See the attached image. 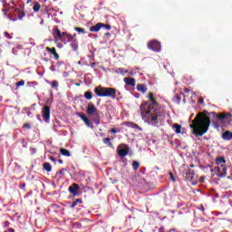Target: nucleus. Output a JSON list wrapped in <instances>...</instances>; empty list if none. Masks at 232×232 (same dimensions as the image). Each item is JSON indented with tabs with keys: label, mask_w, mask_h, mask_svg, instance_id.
I'll use <instances>...</instances> for the list:
<instances>
[{
	"label": "nucleus",
	"mask_w": 232,
	"mask_h": 232,
	"mask_svg": "<svg viewBox=\"0 0 232 232\" xmlns=\"http://www.w3.org/2000/svg\"><path fill=\"white\" fill-rule=\"evenodd\" d=\"M148 48L153 52L160 53L161 51V44L157 40H151L148 43Z\"/></svg>",
	"instance_id": "423d86ee"
},
{
	"label": "nucleus",
	"mask_w": 232,
	"mask_h": 232,
	"mask_svg": "<svg viewBox=\"0 0 232 232\" xmlns=\"http://www.w3.org/2000/svg\"><path fill=\"white\" fill-rule=\"evenodd\" d=\"M208 115H211L213 119L224 121L230 116V114L227 113H220L217 114L216 112H208V111H203L197 114L195 120L192 121L190 125L191 129L193 130V133L197 137H203L204 134L208 132L209 127L211 125V119Z\"/></svg>",
	"instance_id": "f03ea898"
},
{
	"label": "nucleus",
	"mask_w": 232,
	"mask_h": 232,
	"mask_svg": "<svg viewBox=\"0 0 232 232\" xmlns=\"http://www.w3.org/2000/svg\"><path fill=\"white\" fill-rule=\"evenodd\" d=\"M25 187H26V184H25V183H23V184L20 185V188H24Z\"/></svg>",
	"instance_id": "a19ab883"
},
{
	"label": "nucleus",
	"mask_w": 232,
	"mask_h": 232,
	"mask_svg": "<svg viewBox=\"0 0 232 232\" xmlns=\"http://www.w3.org/2000/svg\"><path fill=\"white\" fill-rule=\"evenodd\" d=\"M77 199H75V201L72 202V204L71 205V208H74L75 207H77Z\"/></svg>",
	"instance_id": "72a5a7b5"
},
{
	"label": "nucleus",
	"mask_w": 232,
	"mask_h": 232,
	"mask_svg": "<svg viewBox=\"0 0 232 232\" xmlns=\"http://www.w3.org/2000/svg\"><path fill=\"white\" fill-rule=\"evenodd\" d=\"M7 232H15L14 228H8Z\"/></svg>",
	"instance_id": "37998d69"
},
{
	"label": "nucleus",
	"mask_w": 232,
	"mask_h": 232,
	"mask_svg": "<svg viewBox=\"0 0 232 232\" xmlns=\"http://www.w3.org/2000/svg\"><path fill=\"white\" fill-rule=\"evenodd\" d=\"M27 146L26 145H24V148H26Z\"/></svg>",
	"instance_id": "864d4df0"
},
{
	"label": "nucleus",
	"mask_w": 232,
	"mask_h": 232,
	"mask_svg": "<svg viewBox=\"0 0 232 232\" xmlns=\"http://www.w3.org/2000/svg\"><path fill=\"white\" fill-rule=\"evenodd\" d=\"M214 171L217 173L218 177L224 178L227 175V165L215 167Z\"/></svg>",
	"instance_id": "6e6552de"
},
{
	"label": "nucleus",
	"mask_w": 232,
	"mask_h": 232,
	"mask_svg": "<svg viewBox=\"0 0 232 232\" xmlns=\"http://www.w3.org/2000/svg\"><path fill=\"white\" fill-rule=\"evenodd\" d=\"M94 93L100 97H111V99L115 100L117 96V90L113 88H103L102 86H97L94 88Z\"/></svg>",
	"instance_id": "20e7f679"
},
{
	"label": "nucleus",
	"mask_w": 232,
	"mask_h": 232,
	"mask_svg": "<svg viewBox=\"0 0 232 232\" xmlns=\"http://www.w3.org/2000/svg\"><path fill=\"white\" fill-rule=\"evenodd\" d=\"M117 132H118V130H116L115 128L111 129V133H117Z\"/></svg>",
	"instance_id": "e433bc0d"
},
{
	"label": "nucleus",
	"mask_w": 232,
	"mask_h": 232,
	"mask_svg": "<svg viewBox=\"0 0 232 232\" xmlns=\"http://www.w3.org/2000/svg\"><path fill=\"white\" fill-rule=\"evenodd\" d=\"M102 24H103V26H102V27H105V29L108 30V31L111 30V26L110 24H103V23H102Z\"/></svg>",
	"instance_id": "2f4dec72"
},
{
	"label": "nucleus",
	"mask_w": 232,
	"mask_h": 232,
	"mask_svg": "<svg viewBox=\"0 0 232 232\" xmlns=\"http://www.w3.org/2000/svg\"><path fill=\"white\" fill-rule=\"evenodd\" d=\"M226 163H227V160L223 157H218L216 159V164L218 165L217 167L225 166Z\"/></svg>",
	"instance_id": "dca6fc26"
},
{
	"label": "nucleus",
	"mask_w": 232,
	"mask_h": 232,
	"mask_svg": "<svg viewBox=\"0 0 232 232\" xmlns=\"http://www.w3.org/2000/svg\"><path fill=\"white\" fill-rule=\"evenodd\" d=\"M9 225H10V222H9V221H5V222L3 223L4 227H8Z\"/></svg>",
	"instance_id": "f704fd0d"
},
{
	"label": "nucleus",
	"mask_w": 232,
	"mask_h": 232,
	"mask_svg": "<svg viewBox=\"0 0 232 232\" xmlns=\"http://www.w3.org/2000/svg\"><path fill=\"white\" fill-rule=\"evenodd\" d=\"M76 202H77V205H78V203L82 204V198H76Z\"/></svg>",
	"instance_id": "4c0bfd02"
},
{
	"label": "nucleus",
	"mask_w": 232,
	"mask_h": 232,
	"mask_svg": "<svg viewBox=\"0 0 232 232\" xmlns=\"http://www.w3.org/2000/svg\"><path fill=\"white\" fill-rule=\"evenodd\" d=\"M67 169L65 168H63L62 169L58 170L56 175H62L64 176L66 173Z\"/></svg>",
	"instance_id": "cd10ccee"
},
{
	"label": "nucleus",
	"mask_w": 232,
	"mask_h": 232,
	"mask_svg": "<svg viewBox=\"0 0 232 232\" xmlns=\"http://www.w3.org/2000/svg\"><path fill=\"white\" fill-rule=\"evenodd\" d=\"M173 130H175V132L177 134L181 133V130H182V126L179 125V123H174V125L172 126Z\"/></svg>",
	"instance_id": "412c9836"
},
{
	"label": "nucleus",
	"mask_w": 232,
	"mask_h": 232,
	"mask_svg": "<svg viewBox=\"0 0 232 232\" xmlns=\"http://www.w3.org/2000/svg\"><path fill=\"white\" fill-rule=\"evenodd\" d=\"M53 36H57L56 40H60L63 44H66L67 43H72L73 40V37H77V34H73L72 35L71 34H68L66 32L61 33L60 29L57 26H54L53 28Z\"/></svg>",
	"instance_id": "7ed1b4c3"
},
{
	"label": "nucleus",
	"mask_w": 232,
	"mask_h": 232,
	"mask_svg": "<svg viewBox=\"0 0 232 232\" xmlns=\"http://www.w3.org/2000/svg\"><path fill=\"white\" fill-rule=\"evenodd\" d=\"M140 164L139 161H137V160H133V161H132V169H133L134 170H137V169L140 168Z\"/></svg>",
	"instance_id": "bb28decb"
},
{
	"label": "nucleus",
	"mask_w": 232,
	"mask_h": 232,
	"mask_svg": "<svg viewBox=\"0 0 232 232\" xmlns=\"http://www.w3.org/2000/svg\"><path fill=\"white\" fill-rule=\"evenodd\" d=\"M14 13L18 14L19 20H22L24 17H25V13L23 9L15 8Z\"/></svg>",
	"instance_id": "a211bd4d"
},
{
	"label": "nucleus",
	"mask_w": 232,
	"mask_h": 232,
	"mask_svg": "<svg viewBox=\"0 0 232 232\" xmlns=\"http://www.w3.org/2000/svg\"><path fill=\"white\" fill-rule=\"evenodd\" d=\"M60 152L62 153L63 156H65V157L72 156L71 152L69 150H67V149H61Z\"/></svg>",
	"instance_id": "5701e85b"
},
{
	"label": "nucleus",
	"mask_w": 232,
	"mask_h": 232,
	"mask_svg": "<svg viewBox=\"0 0 232 232\" xmlns=\"http://www.w3.org/2000/svg\"><path fill=\"white\" fill-rule=\"evenodd\" d=\"M103 26V23H97L94 26H92L89 28L90 32L97 33L101 30V28Z\"/></svg>",
	"instance_id": "4468645a"
},
{
	"label": "nucleus",
	"mask_w": 232,
	"mask_h": 232,
	"mask_svg": "<svg viewBox=\"0 0 232 232\" xmlns=\"http://www.w3.org/2000/svg\"><path fill=\"white\" fill-rule=\"evenodd\" d=\"M120 72H122L123 71V69H118Z\"/></svg>",
	"instance_id": "8fccbe9b"
},
{
	"label": "nucleus",
	"mask_w": 232,
	"mask_h": 232,
	"mask_svg": "<svg viewBox=\"0 0 232 232\" xmlns=\"http://www.w3.org/2000/svg\"><path fill=\"white\" fill-rule=\"evenodd\" d=\"M58 162H59L60 164H63V160H58Z\"/></svg>",
	"instance_id": "de8ad7c7"
},
{
	"label": "nucleus",
	"mask_w": 232,
	"mask_h": 232,
	"mask_svg": "<svg viewBox=\"0 0 232 232\" xmlns=\"http://www.w3.org/2000/svg\"><path fill=\"white\" fill-rule=\"evenodd\" d=\"M32 84H37L36 82H32Z\"/></svg>",
	"instance_id": "603ef678"
},
{
	"label": "nucleus",
	"mask_w": 232,
	"mask_h": 232,
	"mask_svg": "<svg viewBox=\"0 0 232 232\" xmlns=\"http://www.w3.org/2000/svg\"><path fill=\"white\" fill-rule=\"evenodd\" d=\"M24 83H25L24 80H20V82L15 83V85L16 87H21V86H24Z\"/></svg>",
	"instance_id": "7c9ffc66"
},
{
	"label": "nucleus",
	"mask_w": 232,
	"mask_h": 232,
	"mask_svg": "<svg viewBox=\"0 0 232 232\" xmlns=\"http://www.w3.org/2000/svg\"><path fill=\"white\" fill-rule=\"evenodd\" d=\"M129 152H130V148L129 146L125 145V143H121V145L118 146V149H117L118 156L124 158L128 156Z\"/></svg>",
	"instance_id": "0eeeda50"
},
{
	"label": "nucleus",
	"mask_w": 232,
	"mask_h": 232,
	"mask_svg": "<svg viewBox=\"0 0 232 232\" xmlns=\"http://www.w3.org/2000/svg\"><path fill=\"white\" fill-rule=\"evenodd\" d=\"M80 189V187L78 184L73 183L72 186H70L68 190L71 194H72L73 196H78V190Z\"/></svg>",
	"instance_id": "9b49d317"
},
{
	"label": "nucleus",
	"mask_w": 232,
	"mask_h": 232,
	"mask_svg": "<svg viewBox=\"0 0 232 232\" xmlns=\"http://www.w3.org/2000/svg\"><path fill=\"white\" fill-rule=\"evenodd\" d=\"M83 96L86 100L91 101L92 100L93 94L92 92L88 91L83 93Z\"/></svg>",
	"instance_id": "4be33fe9"
},
{
	"label": "nucleus",
	"mask_w": 232,
	"mask_h": 232,
	"mask_svg": "<svg viewBox=\"0 0 232 232\" xmlns=\"http://www.w3.org/2000/svg\"><path fill=\"white\" fill-rule=\"evenodd\" d=\"M198 103H199V104H203V103H204V98H200V99L198 100Z\"/></svg>",
	"instance_id": "58836bf2"
},
{
	"label": "nucleus",
	"mask_w": 232,
	"mask_h": 232,
	"mask_svg": "<svg viewBox=\"0 0 232 232\" xmlns=\"http://www.w3.org/2000/svg\"><path fill=\"white\" fill-rule=\"evenodd\" d=\"M170 177H171V179H172L173 181L176 180L175 178L173 177V173H170Z\"/></svg>",
	"instance_id": "c03bdc74"
},
{
	"label": "nucleus",
	"mask_w": 232,
	"mask_h": 232,
	"mask_svg": "<svg viewBox=\"0 0 232 232\" xmlns=\"http://www.w3.org/2000/svg\"><path fill=\"white\" fill-rule=\"evenodd\" d=\"M123 82L127 84V86L135 87L136 86V79L131 77H125Z\"/></svg>",
	"instance_id": "f8f14e48"
},
{
	"label": "nucleus",
	"mask_w": 232,
	"mask_h": 232,
	"mask_svg": "<svg viewBox=\"0 0 232 232\" xmlns=\"http://www.w3.org/2000/svg\"><path fill=\"white\" fill-rule=\"evenodd\" d=\"M17 19H13V21H16Z\"/></svg>",
	"instance_id": "5fc2aeb1"
},
{
	"label": "nucleus",
	"mask_w": 232,
	"mask_h": 232,
	"mask_svg": "<svg viewBox=\"0 0 232 232\" xmlns=\"http://www.w3.org/2000/svg\"><path fill=\"white\" fill-rule=\"evenodd\" d=\"M71 46L73 51L78 50V44H77V38L76 36H73L72 40L71 41Z\"/></svg>",
	"instance_id": "aec40b11"
},
{
	"label": "nucleus",
	"mask_w": 232,
	"mask_h": 232,
	"mask_svg": "<svg viewBox=\"0 0 232 232\" xmlns=\"http://www.w3.org/2000/svg\"><path fill=\"white\" fill-rule=\"evenodd\" d=\"M5 36L8 39H12V36L10 34H8L7 32H5Z\"/></svg>",
	"instance_id": "c9c22d12"
},
{
	"label": "nucleus",
	"mask_w": 232,
	"mask_h": 232,
	"mask_svg": "<svg viewBox=\"0 0 232 232\" xmlns=\"http://www.w3.org/2000/svg\"><path fill=\"white\" fill-rule=\"evenodd\" d=\"M103 143L107 144L109 146V148H111V149L114 148L113 143L111 142V139L110 138L103 139Z\"/></svg>",
	"instance_id": "b1692460"
},
{
	"label": "nucleus",
	"mask_w": 232,
	"mask_h": 232,
	"mask_svg": "<svg viewBox=\"0 0 232 232\" xmlns=\"http://www.w3.org/2000/svg\"><path fill=\"white\" fill-rule=\"evenodd\" d=\"M74 31H76L78 33H82V34L85 33V30L82 27H74Z\"/></svg>",
	"instance_id": "c756f323"
},
{
	"label": "nucleus",
	"mask_w": 232,
	"mask_h": 232,
	"mask_svg": "<svg viewBox=\"0 0 232 232\" xmlns=\"http://www.w3.org/2000/svg\"><path fill=\"white\" fill-rule=\"evenodd\" d=\"M23 127L25 128L26 130H30L31 125H30V123L26 122V123L24 124Z\"/></svg>",
	"instance_id": "473e14b6"
},
{
	"label": "nucleus",
	"mask_w": 232,
	"mask_h": 232,
	"mask_svg": "<svg viewBox=\"0 0 232 232\" xmlns=\"http://www.w3.org/2000/svg\"><path fill=\"white\" fill-rule=\"evenodd\" d=\"M190 168H195V165H194V164H191V165H190Z\"/></svg>",
	"instance_id": "09e8293b"
},
{
	"label": "nucleus",
	"mask_w": 232,
	"mask_h": 232,
	"mask_svg": "<svg viewBox=\"0 0 232 232\" xmlns=\"http://www.w3.org/2000/svg\"><path fill=\"white\" fill-rule=\"evenodd\" d=\"M76 86H80V83H76Z\"/></svg>",
	"instance_id": "3c124183"
},
{
	"label": "nucleus",
	"mask_w": 232,
	"mask_h": 232,
	"mask_svg": "<svg viewBox=\"0 0 232 232\" xmlns=\"http://www.w3.org/2000/svg\"><path fill=\"white\" fill-rule=\"evenodd\" d=\"M200 210H201L202 212L205 211V208L203 207V205L201 206Z\"/></svg>",
	"instance_id": "a18cd8bd"
},
{
	"label": "nucleus",
	"mask_w": 232,
	"mask_h": 232,
	"mask_svg": "<svg viewBox=\"0 0 232 232\" xmlns=\"http://www.w3.org/2000/svg\"><path fill=\"white\" fill-rule=\"evenodd\" d=\"M128 72V71H125V73H127Z\"/></svg>",
	"instance_id": "6e6d98bb"
},
{
	"label": "nucleus",
	"mask_w": 232,
	"mask_h": 232,
	"mask_svg": "<svg viewBox=\"0 0 232 232\" xmlns=\"http://www.w3.org/2000/svg\"><path fill=\"white\" fill-rule=\"evenodd\" d=\"M184 92H185V93H189L190 90L188 89V88H186V89L184 90Z\"/></svg>",
	"instance_id": "79ce46f5"
},
{
	"label": "nucleus",
	"mask_w": 232,
	"mask_h": 232,
	"mask_svg": "<svg viewBox=\"0 0 232 232\" xmlns=\"http://www.w3.org/2000/svg\"><path fill=\"white\" fill-rule=\"evenodd\" d=\"M78 117L81 118L82 121H83V123L87 126V127H91V122H90V120L89 118L82 114V113H80L78 114Z\"/></svg>",
	"instance_id": "2eb2a0df"
},
{
	"label": "nucleus",
	"mask_w": 232,
	"mask_h": 232,
	"mask_svg": "<svg viewBox=\"0 0 232 232\" xmlns=\"http://www.w3.org/2000/svg\"><path fill=\"white\" fill-rule=\"evenodd\" d=\"M43 169L50 173V171L52 170V166L50 163H44Z\"/></svg>",
	"instance_id": "a878e982"
},
{
	"label": "nucleus",
	"mask_w": 232,
	"mask_h": 232,
	"mask_svg": "<svg viewBox=\"0 0 232 232\" xmlns=\"http://www.w3.org/2000/svg\"><path fill=\"white\" fill-rule=\"evenodd\" d=\"M51 86H52V88H58V87H59V82H56V80H53V81L51 82Z\"/></svg>",
	"instance_id": "c85d7f7f"
},
{
	"label": "nucleus",
	"mask_w": 232,
	"mask_h": 232,
	"mask_svg": "<svg viewBox=\"0 0 232 232\" xmlns=\"http://www.w3.org/2000/svg\"><path fill=\"white\" fill-rule=\"evenodd\" d=\"M50 160L52 161V162H56V160H55V158H53V157H50Z\"/></svg>",
	"instance_id": "ea45409f"
},
{
	"label": "nucleus",
	"mask_w": 232,
	"mask_h": 232,
	"mask_svg": "<svg viewBox=\"0 0 232 232\" xmlns=\"http://www.w3.org/2000/svg\"><path fill=\"white\" fill-rule=\"evenodd\" d=\"M31 0H28L27 2L29 3Z\"/></svg>",
	"instance_id": "4d7b16f0"
},
{
	"label": "nucleus",
	"mask_w": 232,
	"mask_h": 232,
	"mask_svg": "<svg viewBox=\"0 0 232 232\" xmlns=\"http://www.w3.org/2000/svg\"><path fill=\"white\" fill-rule=\"evenodd\" d=\"M40 8H41V5L39 4V2H34V3L33 10H34L35 13H38V12L40 11Z\"/></svg>",
	"instance_id": "393cba45"
},
{
	"label": "nucleus",
	"mask_w": 232,
	"mask_h": 232,
	"mask_svg": "<svg viewBox=\"0 0 232 232\" xmlns=\"http://www.w3.org/2000/svg\"><path fill=\"white\" fill-rule=\"evenodd\" d=\"M222 138L225 140H232V132H230V130H225V132L222 134Z\"/></svg>",
	"instance_id": "6ab92c4d"
},
{
	"label": "nucleus",
	"mask_w": 232,
	"mask_h": 232,
	"mask_svg": "<svg viewBox=\"0 0 232 232\" xmlns=\"http://www.w3.org/2000/svg\"><path fill=\"white\" fill-rule=\"evenodd\" d=\"M46 51L49 52L50 54L53 55L55 61H59L60 55L59 53H56L55 47H53V48L46 47Z\"/></svg>",
	"instance_id": "ddd939ff"
},
{
	"label": "nucleus",
	"mask_w": 232,
	"mask_h": 232,
	"mask_svg": "<svg viewBox=\"0 0 232 232\" xmlns=\"http://www.w3.org/2000/svg\"><path fill=\"white\" fill-rule=\"evenodd\" d=\"M137 90L139 92L146 93L147 92V86L144 83H138Z\"/></svg>",
	"instance_id": "f3484780"
},
{
	"label": "nucleus",
	"mask_w": 232,
	"mask_h": 232,
	"mask_svg": "<svg viewBox=\"0 0 232 232\" xmlns=\"http://www.w3.org/2000/svg\"><path fill=\"white\" fill-rule=\"evenodd\" d=\"M184 177L186 180L191 182L193 186L197 184V182L195 181V170L187 169Z\"/></svg>",
	"instance_id": "1a4fd4ad"
},
{
	"label": "nucleus",
	"mask_w": 232,
	"mask_h": 232,
	"mask_svg": "<svg viewBox=\"0 0 232 232\" xmlns=\"http://www.w3.org/2000/svg\"><path fill=\"white\" fill-rule=\"evenodd\" d=\"M160 232H165L164 227H160Z\"/></svg>",
	"instance_id": "49530a36"
},
{
	"label": "nucleus",
	"mask_w": 232,
	"mask_h": 232,
	"mask_svg": "<svg viewBox=\"0 0 232 232\" xmlns=\"http://www.w3.org/2000/svg\"><path fill=\"white\" fill-rule=\"evenodd\" d=\"M149 102H143L140 105V112L143 120L152 126H158L159 122L165 120L166 114L164 111L158 108L157 99L154 98L152 92H149Z\"/></svg>",
	"instance_id": "f257e3e1"
},
{
	"label": "nucleus",
	"mask_w": 232,
	"mask_h": 232,
	"mask_svg": "<svg viewBox=\"0 0 232 232\" xmlns=\"http://www.w3.org/2000/svg\"><path fill=\"white\" fill-rule=\"evenodd\" d=\"M87 114L89 115H95L98 118L97 124L100 123V112L99 110L95 107L92 102H89L86 110Z\"/></svg>",
	"instance_id": "39448f33"
},
{
	"label": "nucleus",
	"mask_w": 232,
	"mask_h": 232,
	"mask_svg": "<svg viewBox=\"0 0 232 232\" xmlns=\"http://www.w3.org/2000/svg\"><path fill=\"white\" fill-rule=\"evenodd\" d=\"M43 118L45 121H50V107L49 105H44L42 111Z\"/></svg>",
	"instance_id": "9d476101"
}]
</instances>
